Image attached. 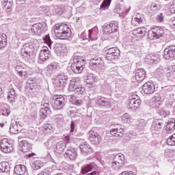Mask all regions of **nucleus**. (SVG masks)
I'll return each instance as SVG.
<instances>
[{
    "mask_svg": "<svg viewBox=\"0 0 175 175\" xmlns=\"http://www.w3.org/2000/svg\"><path fill=\"white\" fill-rule=\"evenodd\" d=\"M69 66L73 73H81L85 67V58L82 56L75 55L70 59Z\"/></svg>",
    "mask_w": 175,
    "mask_h": 175,
    "instance_id": "nucleus-1",
    "label": "nucleus"
},
{
    "mask_svg": "<svg viewBox=\"0 0 175 175\" xmlns=\"http://www.w3.org/2000/svg\"><path fill=\"white\" fill-rule=\"evenodd\" d=\"M54 32L56 38L58 39H69L72 36V31L68 25L63 23L62 25L56 24L54 27Z\"/></svg>",
    "mask_w": 175,
    "mask_h": 175,
    "instance_id": "nucleus-2",
    "label": "nucleus"
},
{
    "mask_svg": "<svg viewBox=\"0 0 175 175\" xmlns=\"http://www.w3.org/2000/svg\"><path fill=\"white\" fill-rule=\"evenodd\" d=\"M113 160L111 163V167L113 170L119 172V170H122L124 169V165H125V157L124 154L119 153L117 154H113Z\"/></svg>",
    "mask_w": 175,
    "mask_h": 175,
    "instance_id": "nucleus-3",
    "label": "nucleus"
},
{
    "mask_svg": "<svg viewBox=\"0 0 175 175\" xmlns=\"http://www.w3.org/2000/svg\"><path fill=\"white\" fill-rule=\"evenodd\" d=\"M68 80V76L65 74H60L58 75L56 77V79L54 80L53 85L56 88H59V90L61 91L68 85V83L66 82Z\"/></svg>",
    "mask_w": 175,
    "mask_h": 175,
    "instance_id": "nucleus-4",
    "label": "nucleus"
},
{
    "mask_svg": "<svg viewBox=\"0 0 175 175\" xmlns=\"http://www.w3.org/2000/svg\"><path fill=\"white\" fill-rule=\"evenodd\" d=\"M68 91L77 94V95H83L85 92V88L81 85L77 84L75 79L70 81L68 85Z\"/></svg>",
    "mask_w": 175,
    "mask_h": 175,
    "instance_id": "nucleus-5",
    "label": "nucleus"
},
{
    "mask_svg": "<svg viewBox=\"0 0 175 175\" xmlns=\"http://www.w3.org/2000/svg\"><path fill=\"white\" fill-rule=\"evenodd\" d=\"M65 106V98L62 95H55L53 97L52 107L55 110H61Z\"/></svg>",
    "mask_w": 175,
    "mask_h": 175,
    "instance_id": "nucleus-6",
    "label": "nucleus"
},
{
    "mask_svg": "<svg viewBox=\"0 0 175 175\" xmlns=\"http://www.w3.org/2000/svg\"><path fill=\"white\" fill-rule=\"evenodd\" d=\"M140 105H142V100H140V97L137 94H131L128 104L129 109L136 111L137 109L140 107Z\"/></svg>",
    "mask_w": 175,
    "mask_h": 175,
    "instance_id": "nucleus-7",
    "label": "nucleus"
},
{
    "mask_svg": "<svg viewBox=\"0 0 175 175\" xmlns=\"http://www.w3.org/2000/svg\"><path fill=\"white\" fill-rule=\"evenodd\" d=\"M47 30V24L44 22L35 23L31 27V31L34 35H42Z\"/></svg>",
    "mask_w": 175,
    "mask_h": 175,
    "instance_id": "nucleus-8",
    "label": "nucleus"
},
{
    "mask_svg": "<svg viewBox=\"0 0 175 175\" xmlns=\"http://www.w3.org/2000/svg\"><path fill=\"white\" fill-rule=\"evenodd\" d=\"M163 33H165L163 28L154 27L149 31L148 38L152 40L154 39H159V38H162V36H163Z\"/></svg>",
    "mask_w": 175,
    "mask_h": 175,
    "instance_id": "nucleus-9",
    "label": "nucleus"
},
{
    "mask_svg": "<svg viewBox=\"0 0 175 175\" xmlns=\"http://www.w3.org/2000/svg\"><path fill=\"white\" fill-rule=\"evenodd\" d=\"M106 53L107 61H116L120 57V49L117 47L109 48L106 51Z\"/></svg>",
    "mask_w": 175,
    "mask_h": 175,
    "instance_id": "nucleus-10",
    "label": "nucleus"
},
{
    "mask_svg": "<svg viewBox=\"0 0 175 175\" xmlns=\"http://www.w3.org/2000/svg\"><path fill=\"white\" fill-rule=\"evenodd\" d=\"M90 68L94 70L98 69H103L105 68V62L102 57H95L90 62Z\"/></svg>",
    "mask_w": 175,
    "mask_h": 175,
    "instance_id": "nucleus-11",
    "label": "nucleus"
},
{
    "mask_svg": "<svg viewBox=\"0 0 175 175\" xmlns=\"http://www.w3.org/2000/svg\"><path fill=\"white\" fill-rule=\"evenodd\" d=\"M31 45H29V44L27 43L23 46L22 49H21V54L25 61H29L31 59V55L32 54L31 52Z\"/></svg>",
    "mask_w": 175,
    "mask_h": 175,
    "instance_id": "nucleus-12",
    "label": "nucleus"
},
{
    "mask_svg": "<svg viewBox=\"0 0 175 175\" xmlns=\"http://www.w3.org/2000/svg\"><path fill=\"white\" fill-rule=\"evenodd\" d=\"M0 148L3 152L9 154L13 150V146L9 143V140L7 138H3L0 142Z\"/></svg>",
    "mask_w": 175,
    "mask_h": 175,
    "instance_id": "nucleus-13",
    "label": "nucleus"
},
{
    "mask_svg": "<svg viewBox=\"0 0 175 175\" xmlns=\"http://www.w3.org/2000/svg\"><path fill=\"white\" fill-rule=\"evenodd\" d=\"M54 50L58 57H65V55L68 54V49H66V46L64 44H55Z\"/></svg>",
    "mask_w": 175,
    "mask_h": 175,
    "instance_id": "nucleus-14",
    "label": "nucleus"
},
{
    "mask_svg": "<svg viewBox=\"0 0 175 175\" xmlns=\"http://www.w3.org/2000/svg\"><path fill=\"white\" fill-rule=\"evenodd\" d=\"M103 31L105 33H114L118 31V23L117 22L110 23L104 27Z\"/></svg>",
    "mask_w": 175,
    "mask_h": 175,
    "instance_id": "nucleus-15",
    "label": "nucleus"
},
{
    "mask_svg": "<svg viewBox=\"0 0 175 175\" xmlns=\"http://www.w3.org/2000/svg\"><path fill=\"white\" fill-rule=\"evenodd\" d=\"M175 57V46L171 45L164 50L163 58L165 59H173Z\"/></svg>",
    "mask_w": 175,
    "mask_h": 175,
    "instance_id": "nucleus-16",
    "label": "nucleus"
},
{
    "mask_svg": "<svg viewBox=\"0 0 175 175\" xmlns=\"http://www.w3.org/2000/svg\"><path fill=\"white\" fill-rule=\"evenodd\" d=\"M142 91L144 94H154V91H155V84H154L152 81L146 82L142 86Z\"/></svg>",
    "mask_w": 175,
    "mask_h": 175,
    "instance_id": "nucleus-17",
    "label": "nucleus"
},
{
    "mask_svg": "<svg viewBox=\"0 0 175 175\" xmlns=\"http://www.w3.org/2000/svg\"><path fill=\"white\" fill-rule=\"evenodd\" d=\"M64 158L70 159V161H75L77 158V150L75 148H68L64 154Z\"/></svg>",
    "mask_w": 175,
    "mask_h": 175,
    "instance_id": "nucleus-18",
    "label": "nucleus"
},
{
    "mask_svg": "<svg viewBox=\"0 0 175 175\" xmlns=\"http://www.w3.org/2000/svg\"><path fill=\"white\" fill-rule=\"evenodd\" d=\"M89 139L92 143V144H99L100 142V135L96 133L93 130L89 131Z\"/></svg>",
    "mask_w": 175,
    "mask_h": 175,
    "instance_id": "nucleus-19",
    "label": "nucleus"
},
{
    "mask_svg": "<svg viewBox=\"0 0 175 175\" xmlns=\"http://www.w3.org/2000/svg\"><path fill=\"white\" fill-rule=\"evenodd\" d=\"M111 135L115 137H122L124 136V129L120 125L117 124L110 131Z\"/></svg>",
    "mask_w": 175,
    "mask_h": 175,
    "instance_id": "nucleus-20",
    "label": "nucleus"
},
{
    "mask_svg": "<svg viewBox=\"0 0 175 175\" xmlns=\"http://www.w3.org/2000/svg\"><path fill=\"white\" fill-rule=\"evenodd\" d=\"M162 126H163V123L161 120H157L152 123L150 129L152 133H158L162 131Z\"/></svg>",
    "mask_w": 175,
    "mask_h": 175,
    "instance_id": "nucleus-21",
    "label": "nucleus"
},
{
    "mask_svg": "<svg viewBox=\"0 0 175 175\" xmlns=\"http://www.w3.org/2000/svg\"><path fill=\"white\" fill-rule=\"evenodd\" d=\"M49 58H50V51H49V48L44 47V49L40 51L39 59L41 62H46Z\"/></svg>",
    "mask_w": 175,
    "mask_h": 175,
    "instance_id": "nucleus-22",
    "label": "nucleus"
},
{
    "mask_svg": "<svg viewBox=\"0 0 175 175\" xmlns=\"http://www.w3.org/2000/svg\"><path fill=\"white\" fill-rule=\"evenodd\" d=\"M97 105L101 107H111V103H110V100L102 96L97 98Z\"/></svg>",
    "mask_w": 175,
    "mask_h": 175,
    "instance_id": "nucleus-23",
    "label": "nucleus"
},
{
    "mask_svg": "<svg viewBox=\"0 0 175 175\" xmlns=\"http://www.w3.org/2000/svg\"><path fill=\"white\" fill-rule=\"evenodd\" d=\"M44 108H42L40 110V117L41 118H46L47 117V115L49 116V114H51V111L50 110V104L49 102L44 103Z\"/></svg>",
    "mask_w": 175,
    "mask_h": 175,
    "instance_id": "nucleus-24",
    "label": "nucleus"
},
{
    "mask_svg": "<svg viewBox=\"0 0 175 175\" xmlns=\"http://www.w3.org/2000/svg\"><path fill=\"white\" fill-rule=\"evenodd\" d=\"M146 70L143 68H138L135 71V79L138 83H142L146 79Z\"/></svg>",
    "mask_w": 175,
    "mask_h": 175,
    "instance_id": "nucleus-25",
    "label": "nucleus"
},
{
    "mask_svg": "<svg viewBox=\"0 0 175 175\" xmlns=\"http://www.w3.org/2000/svg\"><path fill=\"white\" fill-rule=\"evenodd\" d=\"M65 148H66V144L62 141H60L56 143L54 151L56 152V154L59 155L64 152V150H65Z\"/></svg>",
    "mask_w": 175,
    "mask_h": 175,
    "instance_id": "nucleus-26",
    "label": "nucleus"
},
{
    "mask_svg": "<svg viewBox=\"0 0 175 175\" xmlns=\"http://www.w3.org/2000/svg\"><path fill=\"white\" fill-rule=\"evenodd\" d=\"M10 131L14 135H17L18 132L21 131V124L17 122H14L11 124L10 126Z\"/></svg>",
    "mask_w": 175,
    "mask_h": 175,
    "instance_id": "nucleus-27",
    "label": "nucleus"
},
{
    "mask_svg": "<svg viewBox=\"0 0 175 175\" xmlns=\"http://www.w3.org/2000/svg\"><path fill=\"white\" fill-rule=\"evenodd\" d=\"M98 27H93L89 29L88 35L89 40L94 41L98 40Z\"/></svg>",
    "mask_w": 175,
    "mask_h": 175,
    "instance_id": "nucleus-28",
    "label": "nucleus"
},
{
    "mask_svg": "<svg viewBox=\"0 0 175 175\" xmlns=\"http://www.w3.org/2000/svg\"><path fill=\"white\" fill-rule=\"evenodd\" d=\"M20 146L22 152H29L32 150V144L25 140L22 141Z\"/></svg>",
    "mask_w": 175,
    "mask_h": 175,
    "instance_id": "nucleus-29",
    "label": "nucleus"
},
{
    "mask_svg": "<svg viewBox=\"0 0 175 175\" xmlns=\"http://www.w3.org/2000/svg\"><path fill=\"white\" fill-rule=\"evenodd\" d=\"M147 31L144 27H139L133 31V35L138 39L146 36Z\"/></svg>",
    "mask_w": 175,
    "mask_h": 175,
    "instance_id": "nucleus-30",
    "label": "nucleus"
},
{
    "mask_svg": "<svg viewBox=\"0 0 175 175\" xmlns=\"http://www.w3.org/2000/svg\"><path fill=\"white\" fill-rule=\"evenodd\" d=\"M79 148L83 155H88V153L91 152V146L87 142L82 143L79 146Z\"/></svg>",
    "mask_w": 175,
    "mask_h": 175,
    "instance_id": "nucleus-31",
    "label": "nucleus"
},
{
    "mask_svg": "<svg viewBox=\"0 0 175 175\" xmlns=\"http://www.w3.org/2000/svg\"><path fill=\"white\" fill-rule=\"evenodd\" d=\"M14 172L17 175H24L27 173V166L24 165H16L14 167Z\"/></svg>",
    "mask_w": 175,
    "mask_h": 175,
    "instance_id": "nucleus-32",
    "label": "nucleus"
},
{
    "mask_svg": "<svg viewBox=\"0 0 175 175\" xmlns=\"http://www.w3.org/2000/svg\"><path fill=\"white\" fill-rule=\"evenodd\" d=\"M162 105V100H161V96L157 94L152 98V107L154 109H159V106Z\"/></svg>",
    "mask_w": 175,
    "mask_h": 175,
    "instance_id": "nucleus-33",
    "label": "nucleus"
},
{
    "mask_svg": "<svg viewBox=\"0 0 175 175\" xmlns=\"http://www.w3.org/2000/svg\"><path fill=\"white\" fill-rule=\"evenodd\" d=\"M167 133H172L175 129V119H170L165 126Z\"/></svg>",
    "mask_w": 175,
    "mask_h": 175,
    "instance_id": "nucleus-34",
    "label": "nucleus"
},
{
    "mask_svg": "<svg viewBox=\"0 0 175 175\" xmlns=\"http://www.w3.org/2000/svg\"><path fill=\"white\" fill-rule=\"evenodd\" d=\"M141 23H143V18L142 14H136V15L132 18L131 20V24L134 27H137V25H139Z\"/></svg>",
    "mask_w": 175,
    "mask_h": 175,
    "instance_id": "nucleus-35",
    "label": "nucleus"
},
{
    "mask_svg": "<svg viewBox=\"0 0 175 175\" xmlns=\"http://www.w3.org/2000/svg\"><path fill=\"white\" fill-rule=\"evenodd\" d=\"M3 6L7 13H10L12 12V6H13V1L4 0L3 2Z\"/></svg>",
    "mask_w": 175,
    "mask_h": 175,
    "instance_id": "nucleus-36",
    "label": "nucleus"
},
{
    "mask_svg": "<svg viewBox=\"0 0 175 175\" xmlns=\"http://www.w3.org/2000/svg\"><path fill=\"white\" fill-rule=\"evenodd\" d=\"M96 166L95 163H90V164L85 165L84 167L81 168L82 174H87L89 172H91L94 167Z\"/></svg>",
    "mask_w": 175,
    "mask_h": 175,
    "instance_id": "nucleus-37",
    "label": "nucleus"
},
{
    "mask_svg": "<svg viewBox=\"0 0 175 175\" xmlns=\"http://www.w3.org/2000/svg\"><path fill=\"white\" fill-rule=\"evenodd\" d=\"M10 172V167L8 162L0 163V173H9Z\"/></svg>",
    "mask_w": 175,
    "mask_h": 175,
    "instance_id": "nucleus-38",
    "label": "nucleus"
},
{
    "mask_svg": "<svg viewBox=\"0 0 175 175\" xmlns=\"http://www.w3.org/2000/svg\"><path fill=\"white\" fill-rule=\"evenodd\" d=\"M96 81H98V79L93 74L89 75L85 79V83L90 85L95 84Z\"/></svg>",
    "mask_w": 175,
    "mask_h": 175,
    "instance_id": "nucleus-39",
    "label": "nucleus"
},
{
    "mask_svg": "<svg viewBox=\"0 0 175 175\" xmlns=\"http://www.w3.org/2000/svg\"><path fill=\"white\" fill-rule=\"evenodd\" d=\"M58 68H59V64L55 62H53L46 68V70L49 72L50 75V73H52V72H54V70H57Z\"/></svg>",
    "mask_w": 175,
    "mask_h": 175,
    "instance_id": "nucleus-40",
    "label": "nucleus"
},
{
    "mask_svg": "<svg viewBox=\"0 0 175 175\" xmlns=\"http://www.w3.org/2000/svg\"><path fill=\"white\" fill-rule=\"evenodd\" d=\"M8 98V100H10L11 103L14 102L16 99H17V94H16L14 89L12 88L10 90Z\"/></svg>",
    "mask_w": 175,
    "mask_h": 175,
    "instance_id": "nucleus-41",
    "label": "nucleus"
},
{
    "mask_svg": "<svg viewBox=\"0 0 175 175\" xmlns=\"http://www.w3.org/2000/svg\"><path fill=\"white\" fill-rule=\"evenodd\" d=\"M150 11H149L150 14H155L158 10L161 9V4L159 3H153L150 6Z\"/></svg>",
    "mask_w": 175,
    "mask_h": 175,
    "instance_id": "nucleus-42",
    "label": "nucleus"
},
{
    "mask_svg": "<svg viewBox=\"0 0 175 175\" xmlns=\"http://www.w3.org/2000/svg\"><path fill=\"white\" fill-rule=\"evenodd\" d=\"M43 161L41 160H36L32 163L31 167L33 170H39V169H42L43 167Z\"/></svg>",
    "mask_w": 175,
    "mask_h": 175,
    "instance_id": "nucleus-43",
    "label": "nucleus"
},
{
    "mask_svg": "<svg viewBox=\"0 0 175 175\" xmlns=\"http://www.w3.org/2000/svg\"><path fill=\"white\" fill-rule=\"evenodd\" d=\"M6 44H8V37L6 34L0 35V49H5Z\"/></svg>",
    "mask_w": 175,
    "mask_h": 175,
    "instance_id": "nucleus-44",
    "label": "nucleus"
},
{
    "mask_svg": "<svg viewBox=\"0 0 175 175\" xmlns=\"http://www.w3.org/2000/svg\"><path fill=\"white\" fill-rule=\"evenodd\" d=\"M15 70L18 73L21 77H27V71H25L24 68L21 66H17L15 68Z\"/></svg>",
    "mask_w": 175,
    "mask_h": 175,
    "instance_id": "nucleus-45",
    "label": "nucleus"
},
{
    "mask_svg": "<svg viewBox=\"0 0 175 175\" xmlns=\"http://www.w3.org/2000/svg\"><path fill=\"white\" fill-rule=\"evenodd\" d=\"M70 96V102H71V103H72L73 105H75L76 106H81V105H83V100L77 98L75 96Z\"/></svg>",
    "mask_w": 175,
    "mask_h": 175,
    "instance_id": "nucleus-46",
    "label": "nucleus"
},
{
    "mask_svg": "<svg viewBox=\"0 0 175 175\" xmlns=\"http://www.w3.org/2000/svg\"><path fill=\"white\" fill-rule=\"evenodd\" d=\"M16 38L17 40H26V39L29 38V36L26 33H17L16 34Z\"/></svg>",
    "mask_w": 175,
    "mask_h": 175,
    "instance_id": "nucleus-47",
    "label": "nucleus"
},
{
    "mask_svg": "<svg viewBox=\"0 0 175 175\" xmlns=\"http://www.w3.org/2000/svg\"><path fill=\"white\" fill-rule=\"evenodd\" d=\"M121 119L124 124H131L132 118H131V115L129 113H124L122 116Z\"/></svg>",
    "mask_w": 175,
    "mask_h": 175,
    "instance_id": "nucleus-48",
    "label": "nucleus"
},
{
    "mask_svg": "<svg viewBox=\"0 0 175 175\" xmlns=\"http://www.w3.org/2000/svg\"><path fill=\"white\" fill-rule=\"evenodd\" d=\"M111 3V0H104L100 5V8L103 9V10H106L109 9L110 4Z\"/></svg>",
    "mask_w": 175,
    "mask_h": 175,
    "instance_id": "nucleus-49",
    "label": "nucleus"
},
{
    "mask_svg": "<svg viewBox=\"0 0 175 175\" xmlns=\"http://www.w3.org/2000/svg\"><path fill=\"white\" fill-rule=\"evenodd\" d=\"M148 64H154V62H158L160 61L159 56H148Z\"/></svg>",
    "mask_w": 175,
    "mask_h": 175,
    "instance_id": "nucleus-50",
    "label": "nucleus"
},
{
    "mask_svg": "<svg viewBox=\"0 0 175 175\" xmlns=\"http://www.w3.org/2000/svg\"><path fill=\"white\" fill-rule=\"evenodd\" d=\"M168 146H175V134H173L167 139Z\"/></svg>",
    "mask_w": 175,
    "mask_h": 175,
    "instance_id": "nucleus-51",
    "label": "nucleus"
},
{
    "mask_svg": "<svg viewBox=\"0 0 175 175\" xmlns=\"http://www.w3.org/2000/svg\"><path fill=\"white\" fill-rule=\"evenodd\" d=\"M43 40L44 43H46L49 49H51V44H53V41H51V39H50V36L49 35H46L45 38H43Z\"/></svg>",
    "mask_w": 175,
    "mask_h": 175,
    "instance_id": "nucleus-52",
    "label": "nucleus"
},
{
    "mask_svg": "<svg viewBox=\"0 0 175 175\" xmlns=\"http://www.w3.org/2000/svg\"><path fill=\"white\" fill-rule=\"evenodd\" d=\"M53 127L49 124H46L44 126V133H52Z\"/></svg>",
    "mask_w": 175,
    "mask_h": 175,
    "instance_id": "nucleus-53",
    "label": "nucleus"
},
{
    "mask_svg": "<svg viewBox=\"0 0 175 175\" xmlns=\"http://www.w3.org/2000/svg\"><path fill=\"white\" fill-rule=\"evenodd\" d=\"M115 10L118 14H122L124 13V5H121V3L118 4Z\"/></svg>",
    "mask_w": 175,
    "mask_h": 175,
    "instance_id": "nucleus-54",
    "label": "nucleus"
},
{
    "mask_svg": "<svg viewBox=\"0 0 175 175\" xmlns=\"http://www.w3.org/2000/svg\"><path fill=\"white\" fill-rule=\"evenodd\" d=\"M55 13H57V14H62V13H64V12H65V8H64V6L62 5H58L56 6V8L55 9Z\"/></svg>",
    "mask_w": 175,
    "mask_h": 175,
    "instance_id": "nucleus-55",
    "label": "nucleus"
},
{
    "mask_svg": "<svg viewBox=\"0 0 175 175\" xmlns=\"http://www.w3.org/2000/svg\"><path fill=\"white\" fill-rule=\"evenodd\" d=\"M159 114L162 117H167L170 113L166 110H165L163 108H161L160 110H159Z\"/></svg>",
    "mask_w": 175,
    "mask_h": 175,
    "instance_id": "nucleus-56",
    "label": "nucleus"
},
{
    "mask_svg": "<svg viewBox=\"0 0 175 175\" xmlns=\"http://www.w3.org/2000/svg\"><path fill=\"white\" fill-rule=\"evenodd\" d=\"M2 116H5V117H8L10 115L11 111L9 108H3L1 109Z\"/></svg>",
    "mask_w": 175,
    "mask_h": 175,
    "instance_id": "nucleus-57",
    "label": "nucleus"
},
{
    "mask_svg": "<svg viewBox=\"0 0 175 175\" xmlns=\"http://www.w3.org/2000/svg\"><path fill=\"white\" fill-rule=\"evenodd\" d=\"M157 20L158 23H163V20H165V16H163V14L160 13L157 16Z\"/></svg>",
    "mask_w": 175,
    "mask_h": 175,
    "instance_id": "nucleus-58",
    "label": "nucleus"
},
{
    "mask_svg": "<svg viewBox=\"0 0 175 175\" xmlns=\"http://www.w3.org/2000/svg\"><path fill=\"white\" fill-rule=\"evenodd\" d=\"M170 12L172 14L175 13V2L170 3Z\"/></svg>",
    "mask_w": 175,
    "mask_h": 175,
    "instance_id": "nucleus-59",
    "label": "nucleus"
},
{
    "mask_svg": "<svg viewBox=\"0 0 175 175\" xmlns=\"http://www.w3.org/2000/svg\"><path fill=\"white\" fill-rule=\"evenodd\" d=\"M166 69L168 73H172V72H175V65L169 66Z\"/></svg>",
    "mask_w": 175,
    "mask_h": 175,
    "instance_id": "nucleus-60",
    "label": "nucleus"
},
{
    "mask_svg": "<svg viewBox=\"0 0 175 175\" xmlns=\"http://www.w3.org/2000/svg\"><path fill=\"white\" fill-rule=\"evenodd\" d=\"M120 175H135V174L133 173V171H129V170H126V171H123Z\"/></svg>",
    "mask_w": 175,
    "mask_h": 175,
    "instance_id": "nucleus-61",
    "label": "nucleus"
},
{
    "mask_svg": "<svg viewBox=\"0 0 175 175\" xmlns=\"http://www.w3.org/2000/svg\"><path fill=\"white\" fill-rule=\"evenodd\" d=\"M31 120L35 121L38 118V111H35L33 112H31Z\"/></svg>",
    "mask_w": 175,
    "mask_h": 175,
    "instance_id": "nucleus-62",
    "label": "nucleus"
},
{
    "mask_svg": "<svg viewBox=\"0 0 175 175\" xmlns=\"http://www.w3.org/2000/svg\"><path fill=\"white\" fill-rule=\"evenodd\" d=\"M156 72H157V75H163V67L159 66V67L157 69Z\"/></svg>",
    "mask_w": 175,
    "mask_h": 175,
    "instance_id": "nucleus-63",
    "label": "nucleus"
},
{
    "mask_svg": "<svg viewBox=\"0 0 175 175\" xmlns=\"http://www.w3.org/2000/svg\"><path fill=\"white\" fill-rule=\"evenodd\" d=\"M38 175H49V171H47V170H44L40 172Z\"/></svg>",
    "mask_w": 175,
    "mask_h": 175,
    "instance_id": "nucleus-64",
    "label": "nucleus"
}]
</instances>
